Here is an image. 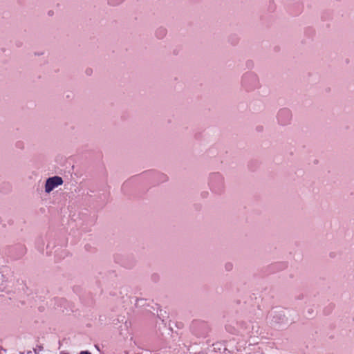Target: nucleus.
I'll list each match as a JSON object with an SVG mask.
<instances>
[{
    "mask_svg": "<svg viewBox=\"0 0 354 354\" xmlns=\"http://www.w3.org/2000/svg\"><path fill=\"white\" fill-rule=\"evenodd\" d=\"M64 180L62 177L54 176L46 179L44 185V192L46 194H50L55 189L62 185Z\"/></svg>",
    "mask_w": 354,
    "mask_h": 354,
    "instance_id": "obj_1",
    "label": "nucleus"
},
{
    "mask_svg": "<svg viewBox=\"0 0 354 354\" xmlns=\"http://www.w3.org/2000/svg\"><path fill=\"white\" fill-rule=\"evenodd\" d=\"M8 286V281L3 271L0 268V292H3Z\"/></svg>",
    "mask_w": 354,
    "mask_h": 354,
    "instance_id": "obj_2",
    "label": "nucleus"
},
{
    "mask_svg": "<svg viewBox=\"0 0 354 354\" xmlns=\"http://www.w3.org/2000/svg\"><path fill=\"white\" fill-rule=\"evenodd\" d=\"M80 354H91V353L88 352V351H82L80 353Z\"/></svg>",
    "mask_w": 354,
    "mask_h": 354,
    "instance_id": "obj_3",
    "label": "nucleus"
}]
</instances>
